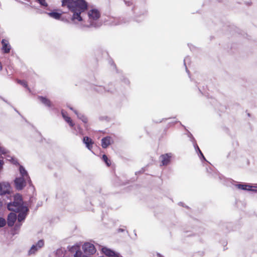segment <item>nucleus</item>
<instances>
[{
  "label": "nucleus",
  "mask_w": 257,
  "mask_h": 257,
  "mask_svg": "<svg viewBox=\"0 0 257 257\" xmlns=\"http://www.w3.org/2000/svg\"><path fill=\"white\" fill-rule=\"evenodd\" d=\"M62 6H66L73 13L71 21L74 23L83 21L81 16L88 8V4L85 0H62Z\"/></svg>",
  "instance_id": "f257e3e1"
},
{
  "label": "nucleus",
  "mask_w": 257,
  "mask_h": 257,
  "mask_svg": "<svg viewBox=\"0 0 257 257\" xmlns=\"http://www.w3.org/2000/svg\"><path fill=\"white\" fill-rule=\"evenodd\" d=\"M100 16V11L96 9H92L89 10L87 12V24H86L85 27L98 28L101 26L102 22L99 20Z\"/></svg>",
  "instance_id": "f03ea898"
},
{
  "label": "nucleus",
  "mask_w": 257,
  "mask_h": 257,
  "mask_svg": "<svg viewBox=\"0 0 257 257\" xmlns=\"http://www.w3.org/2000/svg\"><path fill=\"white\" fill-rule=\"evenodd\" d=\"M23 201L22 196L19 194H17L14 196V201L9 203L7 207L9 210L14 212H17L22 209L23 207H26L23 205Z\"/></svg>",
  "instance_id": "7ed1b4c3"
},
{
  "label": "nucleus",
  "mask_w": 257,
  "mask_h": 257,
  "mask_svg": "<svg viewBox=\"0 0 257 257\" xmlns=\"http://www.w3.org/2000/svg\"><path fill=\"white\" fill-rule=\"evenodd\" d=\"M28 179H26L24 177L16 178L14 181L15 187L18 190H22L26 185Z\"/></svg>",
  "instance_id": "20e7f679"
},
{
  "label": "nucleus",
  "mask_w": 257,
  "mask_h": 257,
  "mask_svg": "<svg viewBox=\"0 0 257 257\" xmlns=\"http://www.w3.org/2000/svg\"><path fill=\"white\" fill-rule=\"evenodd\" d=\"M84 252L86 254H93L96 252L94 245L89 242H85L82 246Z\"/></svg>",
  "instance_id": "39448f33"
},
{
  "label": "nucleus",
  "mask_w": 257,
  "mask_h": 257,
  "mask_svg": "<svg viewBox=\"0 0 257 257\" xmlns=\"http://www.w3.org/2000/svg\"><path fill=\"white\" fill-rule=\"evenodd\" d=\"M44 245V240H39L36 244H33L29 251V254H35L39 249L41 248Z\"/></svg>",
  "instance_id": "423d86ee"
},
{
  "label": "nucleus",
  "mask_w": 257,
  "mask_h": 257,
  "mask_svg": "<svg viewBox=\"0 0 257 257\" xmlns=\"http://www.w3.org/2000/svg\"><path fill=\"white\" fill-rule=\"evenodd\" d=\"M11 186L8 182L0 183V195H3L10 193Z\"/></svg>",
  "instance_id": "0eeeda50"
},
{
  "label": "nucleus",
  "mask_w": 257,
  "mask_h": 257,
  "mask_svg": "<svg viewBox=\"0 0 257 257\" xmlns=\"http://www.w3.org/2000/svg\"><path fill=\"white\" fill-rule=\"evenodd\" d=\"M29 211V209L26 206L25 207H23L22 209L20 211H18L17 212H18V222H21L25 220L26 216H27L28 212Z\"/></svg>",
  "instance_id": "6e6552de"
},
{
  "label": "nucleus",
  "mask_w": 257,
  "mask_h": 257,
  "mask_svg": "<svg viewBox=\"0 0 257 257\" xmlns=\"http://www.w3.org/2000/svg\"><path fill=\"white\" fill-rule=\"evenodd\" d=\"M102 251L107 256L119 257V254L116 253L113 250H111L106 247H103L101 249Z\"/></svg>",
  "instance_id": "1a4fd4ad"
},
{
  "label": "nucleus",
  "mask_w": 257,
  "mask_h": 257,
  "mask_svg": "<svg viewBox=\"0 0 257 257\" xmlns=\"http://www.w3.org/2000/svg\"><path fill=\"white\" fill-rule=\"evenodd\" d=\"M19 171L21 174V177H24L26 179H28V183L30 185V186L32 185V181L31 179L27 173V171L25 170V169L21 165H20L19 167Z\"/></svg>",
  "instance_id": "9d476101"
},
{
  "label": "nucleus",
  "mask_w": 257,
  "mask_h": 257,
  "mask_svg": "<svg viewBox=\"0 0 257 257\" xmlns=\"http://www.w3.org/2000/svg\"><path fill=\"white\" fill-rule=\"evenodd\" d=\"M171 157V153L162 155L160 157V159L162 162V165H163V166L167 165L170 161Z\"/></svg>",
  "instance_id": "9b49d317"
},
{
  "label": "nucleus",
  "mask_w": 257,
  "mask_h": 257,
  "mask_svg": "<svg viewBox=\"0 0 257 257\" xmlns=\"http://www.w3.org/2000/svg\"><path fill=\"white\" fill-rule=\"evenodd\" d=\"M17 219V215L16 213L11 212L8 216V225L9 226L12 227L14 225V223Z\"/></svg>",
  "instance_id": "f8f14e48"
},
{
  "label": "nucleus",
  "mask_w": 257,
  "mask_h": 257,
  "mask_svg": "<svg viewBox=\"0 0 257 257\" xmlns=\"http://www.w3.org/2000/svg\"><path fill=\"white\" fill-rule=\"evenodd\" d=\"M83 142L88 150H91L92 149L93 142L90 138L88 137H84L83 139Z\"/></svg>",
  "instance_id": "ddd939ff"
},
{
  "label": "nucleus",
  "mask_w": 257,
  "mask_h": 257,
  "mask_svg": "<svg viewBox=\"0 0 257 257\" xmlns=\"http://www.w3.org/2000/svg\"><path fill=\"white\" fill-rule=\"evenodd\" d=\"M2 44L3 45L2 50L4 51V53H9L11 47L9 45L8 41L5 39H3L2 41Z\"/></svg>",
  "instance_id": "4468645a"
},
{
  "label": "nucleus",
  "mask_w": 257,
  "mask_h": 257,
  "mask_svg": "<svg viewBox=\"0 0 257 257\" xmlns=\"http://www.w3.org/2000/svg\"><path fill=\"white\" fill-rule=\"evenodd\" d=\"M69 108L73 110L75 114L77 116L78 118L81 119L84 123L87 122V118L83 114L79 113L76 110L74 109L72 107H69Z\"/></svg>",
  "instance_id": "2eb2a0df"
},
{
  "label": "nucleus",
  "mask_w": 257,
  "mask_h": 257,
  "mask_svg": "<svg viewBox=\"0 0 257 257\" xmlns=\"http://www.w3.org/2000/svg\"><path fill=\"white\" fill-rule=\"evenodd\" d=\"M38 98L45 105H46L49 107H52V103L49 99H47V98H46L45 97L41 96H39L38 97Z\"/></svg>",
  "instance_id": "dca6fc26"
},
{
  "label": "nucleus",
  "mask_w": 257,
  "mask_h": 257,
  "mask_svg": "<svg viewBox=\"0 0 257 257\" xmlns=\"http://www.w3.org/2000/svg\"><path fill=\"white\" fill-rule=\"evenodd\" d=\"M111 138L110 137H106L103 138L101 140V146L103 148H106L109 145H110Z\"/></svg>",
  "instance_id": "f3484780"
},
{
  "label": "nucleus",
  "mask_w": 257,
  "mask_h": 257,
  "mask_svg": "<svg viewBox=\"0 0 257 257\" xmlns=\"http://www.w3.org/2000/svg\"><path fill=\"white\" fill-rule=\"evenodd\" d=\"M66 112L64 111L63 110H62L61 111V114L63 117V118L65 119V120L69 123V125L71 127H73L74 125V123L73 122L72 120H71V118L66 114Z\"/></svg>",
  "instance_id": "a211bd4d"
},
{
  "label": "nucleus",
  "mask_w": 257,
  "mask_h": 257,
  "mask_svg": "<svg viewBox=\"0 0 257 257\" xmlns=\"http://www.w3.org/2000/svg\"><path fill=\"white\" fill-rule=\"evenodd\" d=\"M189 136H190L191 137V139L192 140V141L193 142V144H194V147L196 150V151L197 152H198L201 156L202 157V158L204 160H206L204 156H203L202 153L201 152V150H200L199 148L198 147V145H197L195 141V139L193 137L192 135L191 134L189 133Z\"/></svg>",
  "instance_id": "6ab92c4d"
},
{
  "label": "nucleus",
  "mask_w": 257,
  "mask_h": 257,
  "mask_svg": "<svg viewBox=\"0 0 257 257\" xmlns=\"http://www.w3.org/2000/svg\"><path fill=\"white\" fill-rule=\"evenodd\" d=\"M235 186L239 189L243 190H251L252 186L246 184H237Z\"/></svg>",
  "instance_id": "aec40b11"
},
{
  "label": "nucleus",
  "mask_w": 257,
  "mask_h": 257,
  "mask_svg": "<svg viewBox=\"0 0 257 257\" xmlns=\"http://www.w3.org/2000/svg\"><path fill=\"white\" fill-rule=\"evenodd\" d=\"M47 14L51 18L56 20H59L61 16V14L58 12H53L47 13Z\"/></svg>",
  "instance_id": "412c9836"
},
{
  "label": "nucleus",
  "mask_w": 257,
  "mask_h": 257,
  "mask_svg": "<svg viewBox=\"0 0 257 257\" xmlns=\"http://www.w3.org/2000/svg\"><path fill=\"white\" fill-rule=\"evenodd\" d=\"M95 90L99 92L103 93L105 91L107 92H111V91L109 89H106L105 87L102 86H97L95 87Z\"/></svg>",
  "instance_id": "4be33fe9"
},
{
  "label": "nucleus",
  "mask_w": 257,
  "mask_h": 257,
  "mask_svg": "<svg viewBox=\"0 0 257 257\" xmlns=\"http://www.w3.org/2000/svg\"><path fill=\"white\" fill-rule=\"evenodd\" d=\"M122 23L123 22L117 18H112L111 20V22L110 23L111 25H117Z\"/></svg>",
  "instance_id": "5701e85b"
},
{
  "label": "nucleus",
  "mask_w": 257,
  "mask_h": 257,
  "mask_svg": "<svg viewBox=\"0 0 257 257\" xmlns=\"http://www.w3.org/2000/svg\"><path fill=\"white\" fill-rule=\"evenodd\" d=\"M35 1L38 3L42 8H46L48 7V4L45 0H35Z\"/></svg>",
  "instance_id": "b1692460"
},
{
  "label": "nucleus",
  "mask_w": 257,
  "mask_h": 257,
  "mask_svg": "<svg viewBox=\"0 0 257 257\" xmlns=\"http://www.w3.org/2000/svg\"><path fill=\"white\" fill-rule=\"evenodd\" d=\"M6 157L8 158V159L10 160L13 164L15 165H19L20 166L18 161L16 159L13 158L9 155H7Z\"/></svg>",
  "instance_id": "393cba45"
},
{
  "label": "nucleus",
  "mask_w": 257,
  "mask_h": 257,
  "mask_svg": "<svg viewBox=\"0 0 257 257\" xmlns=\"http://www.w3.org/2000/svg\"><path fill=\"white\" fill-rule=\"evenodd\" d=\"M102 159L105 162L107 166L110 165V161L108 160L107 157L105 155L102 156Z\"/></svg>",
  "instance_id": "a878e982"
},
{
  "label": "nucleus",
  "mask_w": 257,
  "mask_h": 257,
  "mask_svg": "<svg viewBox=\"0 0 257 257\" xmlns=\"http://www.w3.org/2000/svg\"><path fill=\"white\" fill-rule=\"evenodd\" d=\"M17 82L18 83L23 85L24 87L29 88L26 81L24 80H18Z\"/></svg>",
  "instance_id": "bb28decb"
},
{
  "label": "nucleus",
  "mask_w": 257,
  "mask_h": 257,
  "mask_svg": "<svg viewBox=\"0 0 257 257\" xmlns=\"http://www.w3.org/2000/svg\"><path fill=\"white\" fill-rule=\"evenodd\" d=\"M6 224V220L4 218L0 217V227H4Z\"/></svg>",
  "instance_id": "cd10ccee"
},
{
  "label": "nucleus",
  "mask_w": 257,
  "mask_h": 257,
  "mask_svg": "<svg viewBox=\"0 0 257 257\" xmlns=\"http://www.w3.org/2000/svg\"><path fill=\"white\" fill-rule=\"evenodd\" d=\"M189 60H190V59H189V58L188 57H185V59H184V64L185 66L186 70V72L188 73H189V71H188V70L187 68V67H186V61H189Z\"/></svg>",
  "instance_id": "c85d7f7f"
},
{
  "label": "nucleus",
  "mask_w": 257,
  "mask_h": 257,
  "mask_svg": "<svg viewBox=\"0 0 257 257\" xmlns=\"http://www.w3.org/2000/svg\"><path fill=\"white\" fill-rule=\"evenodd\" d=\"M2 159H0V171L3 169V165L4 164V161L3 160V157H2Z\"/></svg>",
  "instance_id": "c756f323"
},
{
  "label": "nucleus",
  "mask_w": 257,
  "mask_h": 257,
  "mask_svg": "<svg viewBox=\"0 0 257 257\" xmlns=\"http://www.w3.org/2000/svg\"><path fill=\"white\" fill-rule=\"evenodd\" d=\"M124 2H125V5L127 6H130L133 5V3L132 2V1H124Z\"/></svg>",
  "instance_id": "7c9ffc66"
},
{
  "label": "nucleus",
  "mask_w": 257,
  "mask_h": 257,
  "mask_svg": "<svg viewBox=\"0 0 257 257\" xmlns=\"http://www.w3.org/2000/svg\"><path fill=\"white\" fill-rule=\"evenodd\" d=\"M253 192H257V187L256 186H252V188H251V190Z\"/></svg>",
  "instance_id": "2f4dec72"
},
{
  "label": "nucleus",
  "mask_w": 257,
  "mask_h": 257,
  "mask_svg": "<svg viewBox=\"0 0 257 257\" xmlns=\"http://www.w3.org/2000/svg\"><path fill=\"white\" fill-rule=\"evenodd\" d=\"M74 248H76V247L75 246H72L71 247V249H70V250L72 251L73 250Z\"/></svg>",
  "instance_id": "473e14b6"
},
{
  "label": "nucleus",
  "mask_w": 257,
  "mask_h": 257,
  "mask_svg": "<svg viewBox=\"0 0 257 257\" xmlns=\"http://www.w3.org/2000/svg\"><path fill=\"white\" fill-rule=\"evenodd\" d=\"M123 231H124V230L123 229H119V231L122 232Z\"/></svg>",
  "instance_id": "72a5a7b5"
},
{
  "label": "nucleus",
  "mask_w": 257,
  "mask_h": 257,
  "mask_svg": "<svg viewBox=\"0 0 257 257\" xmlns=\"http://www.w3.org/2000/svg\"><path fill=\"white\" fill-rule=\"evenodd\" d=\"M157 255L159 257H162L160 253H158Z\"/></svg>",
  "instance_id": "f704fd0d"
},
{
  "label": "nucleus",
  "mask_w": 257,
  "mask_h": 257,
  "mask_svg": "<svg viewBox=\"0 0 257 257\" xmlns=\"http://www.w3.org/2000/svg\"><path fill=\"white\" fill-rule=\"evenodd\" d=\"M15 111H17V112H18L19 114H20V113L19 112V111L18 110H17L16 109H15Z\"/></svg>",
  "instance_id": "c9c22d12"
},
{
  "label": "nucleus",
  "mask_w": 257,
  "mask_h": 257,
  "mask_svg": "<svg viewBox=\"0 0 257 257\" xmlns=\"http://www.w3.org/2000/svg\"><path fill=\"white\" fill-rule=\"evenodd\" d=\"M78 129H79L80 131H81V128H80V127H79V126H78Z\"/></svg>",
  "instance_id": "e433bc0d"
},
{
  "label": "nucleus",
  "mask_w": 257,
  "mask_h": 257,
  "mask_svg": "<svg viewBox=\"0 0 257 257\" xmlns=\"http://www.w3.org/2000/svg\"><path fill=\"white\" fill-rule=\"evenodd\" d=\"M244 3L246 4V5H249V4L246 3V2H244Z\"/></svg>",
  "instance_id": "4c0bfd02"
}]
</instances>
